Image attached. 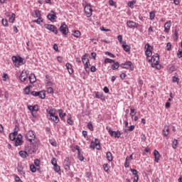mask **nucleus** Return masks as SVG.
<instances>
[{
  "label": "nucleus",
  "mask_w": 182,
  "mask_h": 182,
  "mask_svg": "<svg viewBox=\"0 0 182 182\" xmlns=\"http://www.w3.org/2000/svg\"><path fill=\"white\" fill-rule=\"evenodd\" d=\"M11 60L15 68H21V66L26 63V60L21 57V55H13L11 57Z\"/></svg>",
  "instance_id": "1"
},
{
  "label": "nucleus",
  "mask_w": 182,
  "mask_h": 182,
  "mask_svg": "<svg viewBox=\"0 0 182 182\" xmlns=\"http://www.w3.org/2000/svg\"><path fill=\"white\" fill-rule=\"evenodd\" d=\"M120 68H122V69H127V70H131L132 72L134 70V65L130 60L121 63Z\"/></svg>",
  "instance_id": "2"
},
{
  "label": "nucleus",
  "mask_w": 182,
  "mask_h": 182,
  "mask_svg": "<svg viewBox=\"0 0 182 182\" xmlns=\"http://www.w3.org/2000/svg\"><path fill=\"white\" fill-rule=\"evenodd\" d=\"M84 12L85 15H87V18H90V16H92V12H93V9H92L91 4H86V6L84 7Z\"/></svg>",
  "instance_id": "3"
},
{
  "label": "nucleus",
  "mask_w": 182,
  "mask_h": 182,
  "mask_svg": "<svg viewBox=\"0 0 182 182\" xmlns=\"http://www.w3.org/2000/svg\"><path fill=\"white\" fill-rule=\"evenodd\" d=\"M145 49H146V50H145V56L147 58H150L151 56V55H153V51H152V50H153V47H151V46L150 45V43H146V45H145Z\"/></svg>",
  "instance_id": "4"
},
{
  "label": "nucleus",
  "mask_w": 182,
  "mask_h": 182,
  "mask_svg": "<svg viewBox=\"0 0 182 182\" xmlns=\"http://www.w3.org/2000/svg\"><path fill=\"white\" fill-rule=\"evenodd\" d=\"M59 31L63 35H68V33H69V28L68 27V25H66V23H61Z\"/></svg>",
  "instance_id": "5"
},
{
  "label": "nucleus",
  "mask_w": 182,
  "mask_h": 182,
  "mask_svg": "<svg viewBox=\"0 0 182 182\" xmlns=\"http://www.w3.org/2000/svg\"><path fill=\"white\" fill-rule=\"evenodd\" d=\"M44 28L50 31V32H53L55 35H58V28L55 26L53 24H44Z\"/></svg>",
  "instance_id": "6"
},
{
  "label": "nucleus",
  "mask_w": 182,
  "mask_h": 182,
  "mask_svg": "<svg viewBox=\"0 0 182 182\" xmlns=\"http://www.w3.org/2000/svg\"><path fill=\"white\" fill-rule=\"evenodd\" d=\"M26 139H27L30 143H32L33 139H37L36 135H35V132L32 130L28 131V133L26 135Z\"/></svg>",
  "instance_id": "7"
},
{
  "label": "nucleus",
  "mask_w": 182,
  "mask_h": 182,
  "mask_svg": "<svg viewBox=\"0 0 182 182\" xmlns=\"http://www.w3.org/2000/svg\"><path fill=\"white\" fill-rule=\"evenodd\" d=\"M159 60H160V55H159L158 53L152 56V68H154L155 66H157V65H159Z\"/></svg>",
  "instance_id": "8"
},
{
  "label": "nucleus",
  "mask_w": 182,
  "mask_h": 182,
  "mask_svg": "<svg viewBox=\"0 0 182 182\" xmlns=\"http://www.w3.org/2000/svg\"><path fill=\"white\" fill-rule=\"evenodd\" d=\"M31 16H33V18H38V19H41V23H43V19L41 17L42 14H41V11L36 9L34 10L33 12H31Z\"/></svg>",
  "instance_id": "9"
},
{
  "label": "nucleus",
  "mask_w": 182,
  "mask_h": 182,
  "mask_svg": "<svg viewBox=\"0 0 182 182\" xmlns=\"http://www.w3.org/2000/svg\"><path fill=\"white\" fill-rule=\"evenodd\" d=\"M22 137L23 136L21 134H19L16 137V139H15L14 146L16 147H18V146H22V144H23V141L22 140Z\"/></svg>",
  "instance_id": "10"
},
{
  "label": "nucleus",
  "mask_w": 182,
  "mask_h": 182,
  "mask_svg": "<svg viewBox=\"0 0 182 182\" xmlns=\"http://www.w3.org/2000/svg\"><path fill=\"white\" fill-rule=\"evenodd\" d=\"M63 167L66 171H69L70 170V161L69 157H66L64 160Z\"/></svg>",
  "instance_id": "11"
},
{
  "label": "nucleus",
  "mask_w": 182,
  "mask_h": 182,
  "mask_svg": "<svg viewBox=\"0 0 182 182\" xmlns=\"http://www.w3.org/2000/svg\"><path fill=\"white\" fill-rule=\"evenodd\" d=\"M19 79L21 82H25L26 79H28V73H26V70H23L21 71V73L19 76Z\"/></svg>",
  "instance_id": "12"
},
{
  "label": "nucleus",
  "mask_w": 182,
  "mask_h": 182,
  "mask_svg": "<svg viewBox=\"0 0 182 182\" xmlns=\"http://www.w3.org/2000/svg\"><path fill=\"white\" fill-rule=\"evenodd\" d=\"M47 19H48V21H50V22H56V20L58 19V16H56V14H48L47 15Z\"/></svg>",
  "instance_id": "13"
},
{
  "label": "nucleus",
  "mask_w": 182,
  "mask_h": 182,
  "mask_svg": "<svg viewBox=\"0 0 182 182\" xmlns=\"http://www.w3.org/2000/svg\"><path fill=\"white\" fill-rule=\"evenodd\" d=\"M47 117H48V119H49V120H53L54 123H59V116L56 114H50V115H47Z\"/></svg>",
  "instance_id": "14"
},
{
  "label": "nucleus",
  "mask_w": 182,
  "mask_h": 182,
  "mask_svg": "<svg viewBox=\"0 0 182 182\" xmlns=\"http://www.w3.org/2000/svg\"><path fill=\"white\" fill-rule=\"evenodd\" d=\"M164 28L165 33H168V32H170V28H171V21L166 22Z\"/></svg>",
  "instance_id": "15"
},
{
  "label": "nucleus",
  "mask_w": 182,
  "mask_h": 182,
  "mask_svg": "<svg viewBox=\"0 0 182 182\" xmlns=\"http://www.w3.org/2000/svg\"><path fill=\"white\" fill-rule=\"evenodd\" d=\"M28 110H30L31 114H33V112H38L39 110V105H35L34 106L29 105L28 107Z\"/></svg>",
  "instance_id": "16"
},
{
  "label": "nucleus",
  "mask_w": 182,
  "mask_h": 182,
  "mask_svg": "<svg viewBox=\"0 0 182 182\" xmlns=\"http://www.w3.org/2000/svg\"><path fill=\"white\" fill-rule=\"evenodd\" d=\"M154 161L156 163H159V160H160V152H159V151L157 150H154Z\"/></svg>",
  "instance_id": "17"
},
{
  "label": "nucleus",
  "mask_w": 182,
  "mask_h": 182,
  "mask_svg": "<svg viewBox=\"0 0 182 182\" xmlns=\"http://www.w3.org/2000/svg\"><path fill=\"white\" fill-rule=\"evenodd\" d=\"M66 69L68 70L69 75H73V73L75 72L73 70V67L72 66V64L70 63H67L65 64Z\"/></svg>",
  "instance_id": "18"
},
{
  "label": "nucleus",
  "mask_w": 182,
  "mask_h": 182,
  "mask_svg": "<svg viewBox=\"0 0 182 182\" xmlns=\"http://www.w3.org/2000/svg\"><path fill=\"white\" fill-rule=\"evenodd\" d=\"M46 112H47V114H56V109L52 107H48L46 109Z\"/></svg>",
  "instance_id": "19"
},
{
  "label": "nucleus",
  "mask_w": 182,
  "mask_h": 182,
  "mask_svg": "<svg viewBox=\"0 0 182 182\" xmlns=\"http://www.w3.org/2000/svg\"><path fill=\"white\" fill-rule=\"evenodd\" d=\"M31 144L33 148L38 149V146H39V139H38V138L33 139L32 142H31Z\"/></svg>",
  "instance_id": "20"
},
{
  "label": "nucleus",
  "mask_w": 182,
  "mask_h": 182,
  "mask_svg": "<svg viewBox=\"0 0 182 182\" xmlns=\"http://www.w3.org/2000/svg\"><path fill=\"white\" fill-rule=\"evenodd\" d=\"M37 97H39V99H45V97H46V92H45V90H42V91H38L37 92Z\"/></svg>",
  "instance_id": "21"
},
{
  "label": "nucleus",
  "mask_w": 182,
  "mask_h": 182,
  "mask_svg": "<svg viewBox=\"0 0 182 182\" xmlns=\"http://www.w3.org/2000/svg\"><path fill=\"white\" fill-rule=\"evenodd\" d=\"M18 154L21 159H26V157L29 156V154H28V152L26 151H20L18 152Z\"/></svg>",
  "instance_id": "22"
},
{
  "label": "nucleus",
  "mask_w": 182,
  "mask_h": 182,
  "mask_svg": "<svg viewBox=\"0 0 182 182\" xmlns=\"http://www.w3.org/2000/svg\"><path fill=\"white\" fill-rule=\"evenodd\" d=\"M95 97L96 99H100L101 100H103V99H105V95H103V92H95Z\"/></svg>",
  "instance_id": "23"
},
{
  "label": "nucleus",
  "mask_w": 182,
  "mask_h": 182,
  "mask_svg": "<svg viewBox=\"0 0 182 182\" xmlns=\"http://www.w3.org/2000/svg\"><path fill=\"white\" fill-rule=\"evenodd\" d=\"M28 79L31 85L35 83V82H36V76H35V74H32V73L30 74Z\"/></svg>",
  "instance_id": "24"
},
{
  "label": "nucleus",
  "mask_w": 182,
  "mask_h": 182,
  "mask_svg": "<svg viewBox=\"0 0 182 182\" xmlns=\"http://www.w3.org/2000/svg\"><path fill=\"white\" fill-rule=\"evenodd\" d=\"M112 63L113 64L111 65V69H112V70H116L120 68V63H119V62L114 61Z\"/></svg>",
  "instance_id": "25"
},
{
  "label": "nucleus",
  "mask_w": 182,
  "mask_h": 182,
  "mask_svg": "<svg viewBox=\"0 0 182 182\" xmlns=\"http://www.w3.org/2000/svg\"><path fill=\"white\" fill-rule=\"evenodd\" d=\"M25 150H27L28 152L30 154H35V153H36V150H38L36 148H32V147H28L25 149Z\"/></svg>",
  "instance_id": "26"
},
{
  "label": "nucleus",
  "mask_w": 182,
  "mask_h": 182,
  "mask_svg": "<svg viewBox=\"0 0 182 182\" xmlns=\"http://www.w3.org/2000/svg\"><path fill=\"white\" fill-rule=\"evenodd\" d=\"M94 144H95L97 150H100V149H101V147H100V141H99V139L95 138Z\"/></svg>",
  "instance_id": "27"
},
{
  "label": "nucleus",
  "mask_w": 182,
  "mask_h": 182,
  "mask_svg": "<svg viewBox=\"0 0 182 182\" xmlns=\"http://www.w3.org/2000/svg\"><path fill=\"white\" fill-rule=\"evenodd\" d=\"M106 158L108 161H113V154H112V152L108 151L106 154Z\"/></svg>",
  "instance_id": "28"
},
{
  "label": "nucleus",
  "mask_w": 182,
  "mask_h": 182,
  "mask_svg": "<svg viewBox=\"0 0 182 182\" xmlns=\"http://www.w3.org/2000/svg\"><path fill=\"white\" fill-rule=\"evenodd\" d=\"M168 131H169V128L168 126H165L164 129H163V134L165 137H167L168 136Z\"/></svg>",
  "instance_id": "29"
},
{
  "label": "nucleus",
  "mask_w": 182,
  "mask_h": 182,
  "mask_svg": "<svg viewBox=\"0 0 182 182\" xmlns=\"http://www.w3.org/2000/svg\"><path fill=\"white\" fill-rule=\"evenodd\" d=\"M122 48L125 52H130V49H132L130 46L126 44V43L122 44Z\"/></svg>",
  "instance_id": "30"
},
{
  "label": "nucleus",
  "mask_w": 182,
  "mask_h": 182,
  "mask_svg": "<svg viewBox=\"0 0 182 182\" xmlns=\"http://www.w3.org/2000/svg\"><path fill=\"white\" fill-rule=\"evenodd\" d=\"M127 26H128V28H129V29H133V28H134V21H128L127 22Z\"/></svg>",
  "instance_id": "31"
},
{
  "label": "nucleus",
  "mask_w": 182,
  "mask_h": 182,
  "mask_svg": "<svg viewBox=\"0 0 182 182\" xmlns=\"http://www.w3.org/2000/svg\"><path fill=\"white\" fill-rule=\"evenodd\" d=\"M80 35H82V33H80L79 31V30H75V31H73V36L75 38H80Z\"/></svg>",
  "instance_id": "32"
},
{
  "label": "nucleus",
  "mask_w": 182,
  "mask_h": 182,
  "mask_svg": "<svg viewBox=\"0 0 182 182\" xmlns=\"http://www.w3.org/2000/svg\"><path fill=\"white\" fill-rule=\"evenodd\" d=\"M16 17V15L15 14L12 13L11 16L9 18L10 23H14L15 22Z\"/></svg>",
  "instance_id": "33"
},
{
  "label": "nucleus",
  "mask_w": 182,
  "mask_h": 182,
  "mask_svg": "<svg viewBox=\"0 0 182 182\" xmlns=\"http://www.w3.org/2000/svg\"><path fill=\"white\" fill-rule=\"evenodd\" d=\"M173 41L174 42H176V41H178V30L175 29L173 33Z\"/></svg>",
  "instance_id": "34"
},
{
  "label": "nucleus",
  "mask_w": 182,
  "mask_h": 182,
  "mask_svg": "<svg viewBox=\"0 0 182 182\" xmlns=\"http://www.w3.org/2000/svg\"><path fill=\"white\" fill-rule=\"evenodd\" d=\"M90 65V61L89 60V59H87L85 63H84V68H85L86 72H87V69H89Z\"/></svg>",
  "instance_id": "35"
},
{
  "label": "nucleus",
  "mask_w": 182,
  "mask_h": 182,
  "mask_svg": "<svg viewBox=\"0 0 182 182\" xmlns=\"http://www.w3.org/2000/svg\"><path fill=\"white\" fill-rule=\"evenodd\" d=\"M156 18V11H152L149 13V19L150 21H153Z\"/></svg>",
  "instance_id": "36"
},
{
  "label": "nucleus",
  "mask_w": 182,
  "mask_h": 182,
  "mask_svg": "<svg viewBox=\"0 0 182 182\" xmlns=\"http://www.w3.org/2000/svg\"><path fill=\"white\" fill-rule=\"evenodd\" d=\"M134 4H136V1L132 0L131 1L128 2V6L131 8V9H133L134 8Z\"/></svg>",
  "instance_id": "37"
},
{
  "label": "nucleus",
  "mask_w": 182,
  "mask_h": 182,
  "mask_svg": "<svg viewBox=\"0 0 182 182\" xmlns=\"http://www.w3.org/2000/svg\"><path fill=\"white\" fill-rule=\"evenodd\" d=\"M130 171L132 172V174H133L134 176H135L134 177H135L136 178H138L139 174H137V173H139V172L137 171V170L133 169V168H130Z\"/></svg>",
  "instance_id": "38"
},
{
  "label": "nucleus",
  "mask_w": 182,
  "mask_h": 182,
  "mask_svg": "<svg viewBox=\"0 0 182 182\" xmlns=\"http://www.w3.org/2000/svg\"><path fill=\"white\" fill-rule=\"evenodd\" d=\"M1 25H3L4 27H7L9 26L8 19L2 18L1 19Z\"/></svg>",
  "instance_id": "39"
},
{
  "label": "nucleus",
  "mask_w": 182,
  "mask_h": 182,
  "mask_svg": "<svg viewBox=\"0 0 182 182\" xmlns=\"http://www.w3.org/2000/svg\"><path fill=\"white\" fill-rule=\"evenodd\" d=\"M23 93H24V95H29L31 93V88H29L28 86H26L23 89Z\"/></svg>",
  "instance_id": "40"
},
{
  "label": "nucleus",
  "mask_w": 182,
  "mask_h": 182,
  "mask_svg": "<svg viewBox=\"0 0 182 182\" xmlns=\"http://www.w3.org/2000/svg\"><path fill=\"white\" fill-rule=\"evenodd\" d=\"M17 170L18 173L23 171V166H22V162L18 163Z\"/></svg>",
  "instance_id": "41"
},
{
  "label": "nucleus",
  "mask_w": 182,
  "mask_h": 182,
  "mask_svg": "<svg viewBox=\"0 0 182 182\" xmlns=\"http://www.w3.org/2000/svg\"><path fill=\"white\" fill-rule=\"evenodd\" d=\"M114 63V60L110 59L109 58H105L104 60V63Z\"/></svg>",
  "instance_id": "42"
},
{
  "label": "nucleus",
  "mask_w": 182,
  "mask_h": 182,
  "mask_svg": "<svg viewBox=\"0 0 182 182\" xmlns=\"http://www.w3.org/2000/svg\"><path fill=\"white\" fill-rule=\"evenodd\" d=\"M120 136H122V132H120V131H115V133L114 134V137H115V139H119Z\"/></svg>",
  "instance_id": "43"
},
{
  "label": "nucleus",
  "mask_w": 182,
  "mask_h": 182,
  "mask_svg": "<svg viewBox=\"0 0 182 182\" xmlns=\"http://www.w3.org/2000/svg\"><path fill=\"white\" fill-rule=\"evenodd\" d=\"M3 82H6L9 79V75L7 73H4L2 75Z\"/></svg>",
  "instance_id": "44"
},
{
  "label": "nucleus",
  "mask_w": 182,
  "mask_h": 182,
  "mask_svg": "<svg viewBox=\"0 0 182 182\" xmlns=\"http://www.w3.org/2000/svg\"><path fill=\"white\" fill-rule=\"evenodd\" d=\"M30 171H31V173H36V166H35V165L31 164L30 166Z\"/></svg>",
  "instance_id": "45"
},
{
  "label": "nucleus",
  "mask_w": 182,
  "mask_h": 182,
  "mask_svg": "<svg viewBox=\"0 0 182 182\" xmlns=\"http://www.w3.org/2000/svg\"><path fill=\"white\" fill-rule=\"evenodd\" d=\"M38 117V115L36 114H31L30 115V119L31 120H32V122H33V123H35V122H36V118Z\"/></svg>",
  "instance_id": "46"
},
{
  "label": "nucleus",
  "mask_w": 182,
  "mask_h": 182,
  "mask_svg": "<svg viewBox=\"0 0 182 182\" xmlns=\"http://www.w3.org/2000/svg\"><path fill=\"white\" fill-rule=\"evenodd\" d=\"M172 82H173V83H176V82L178 83L180 82V78L176 76H173L172 77Z\"/></svg>",
  "instance_id": "47"
},
{
  "label": "nucleus",
  "mask_w": 182,
  "mask_h": 182,
  "mask_svg": "<svg viewBox=\"0 0 182 182\" xmlns=\"http://www.w3.org/2000/svg\"><path fill=\"white\" fill-rule=\"evenodd\" d=\"M77 157L80 161H83V160H85V156H83V154H82L81 152H80V154H77Z\"/></svg>",
  "instance_id": "48"
},
{
  "label": "nucleus",
  "mask_w": 182,
  "mask_h": 182,
  "mask_svg": "<svg viewBox=\"0 0 182 182\" xmlns=\"http://www.w3.org/2000/svg\"><path fill=\"white\" fill-rule=\"evenodd\" d=\"M87 126L90 132H93V124H92V122H89Z\"/></svg>",
  "instance_id": "49"
},
{
  "label": "nucleus",
  "mask_w": 182,
  "mask_h": 182,
  "mask_svg": "<svg viewBox=\"0 0 182 182\" xmlns=\"http://www.w3.org/2000/svg\"><path fill=\"white\" fill-rule=\"evenodd\" d=\"M47 92L49 94V95H53V88H52V87H47Z\"/></svg>",
  "instance_id": "50"
},
{
  "label": "nucleus",
  "mask_w": 182,
  "mask_h": 182,
  "mask_svg": "<svg viewBox=\"0 0 182 182\" xmlns=\"http://www.w3.org/2000/svg\"><path fill=\"white\" fill-rule=\"evenodd\" d=\"M178 144V142L177 141V139H174L173 141V144H172L173 149H177Z\"/></svg>",
  "instance_id": "51"
},
{
  "label": "nucleus",
  "mask_w": 182,
  "mask_h": 182,
  "mask_svg": "<svg viewBox=\"0 0 182 182\" xmlns=\"http://www.w3.org/2000/svg\"><path fill=\"white\" fill-rule=\"evenodd\" d=\"M54 171H55L56 173H59L60 171V166H59L58 164L57 165H54Z\"/></svg>",
  "instance_id": "52"
},
{
  "label": "nucleus",
  "mask_w": 182,
  "mask_h": 182,
  "mask_svg": "<svg viewBox=\"0 0 182 182\" xmlns=\"http://www.w3.org/2000/svg\"><path fill=\"white\" fill-rule=\"evenodd\" d=\"M137 113L136 109L134 108V107H132L130 108V113L129 114H136Z\"/></svg>",
  "instance_id": "53"
},
{
  "label": "nucleus",
  "mask_w": 182,
  "mask_h": 182,
  "mask_svg": "<svg viewBox=\"0 0 182 182\" xmlns=\"http://www.w3.org/2000/svg\"><path fill=\"white\" fill-rule=\"evenodd\" d=\"M127 77V74H126V73H122L119 75V77L120 79H122V80H124V79H126Z\"/></svg>",
  "instance_id": "54"
},
{
  "label": "nucleus",
  "mask_w": 182,
  "mask_h": 182,
  "mask_svg": "<svg viewBox=\"0 0 182 182\" xmlns=\"http://www.w3.org/2000/svg\"><path fill=\"white\" fill-rule=\"evenodd\" d=\"M49 141H50V144H51V146H53L54 147H56V146H58L56 141H55L53 139H50Z\"/></svg>",
  "instance_id": "55"
},
{
  "label": "nucleus",
  "mask_w": 182,
  "mask_h": 182,
  "mask_svg": "<svg viewBox=\"0 0 182 182\" xmlns=\"http://www.w3.org/2000/svg\"><path fill=\"white\" fill-rule=\"evenodd\" d=\"M34 164L36 167H39L41 166V161H39L38 159H35Z\"/></svg>",
  "instance_id": "56"
},
{
  "label": "nucleus",
  "mask_w": 182,
  "mask_h": 182,
  "mask_svg": "<svg viewBox=\"0 0 182 182\" xmlns=\"http://www.w3.org/2000/svg\"><path fill=\"white\" fill-rule=\"evenodd\" d=\"M86 56H87V53H85L82 56V63H86L85 62L87 60L88 58H86Z\"/></svg>",
  "instance_id": "57"
},
{
  "label": "nucleus",
  "mask_w": 182,
  "mask_h": 182,
  "mask_svg": "<svg viewBox=\"0 0 182 182\" xmlns=\"http://www.w3.org/2000/svg\"><path fill=\"white\" fill-rule=\"evenodd\" d=\"M177 57L180 59L181 58H182V50L181 48H179L178 50V53H177Z\"/></svg>",
  "instance_id": "58"
},
{
  "label": "nucleus",
  "mask_w": 182,
  "mask_h": 182,
  "mask_svg": "<svg viewBox=\"0 0 182 182\" xmlns=\"http://www.w3.org/2000/svg\"><path fill=\"white\" fill-rule=\"evenodd\" d=\"M105 55H107L108 56H109V58H116V55H114V54L109 51L105 52Z\"/></svg>",
  "instance_id": "59"
},
{
  "label": "nucleus",
  "mask_w": 182,
  "mask_h": 182,
  "mask_svg": "<svg viewBox=\"0 0 182 182\" xmlns=\"http://www.w3.org/2000/svg\"><path fill=\"white\" fill-rule=\"evenodd\" d=\"M109 5L110 6H115L116 8V2H114L113 0H109Z\"/></svg>",
  "instance_id": "60"
},
{
  "label": "nucleus",
  "mask_w": 182,
  "mask_h": 182,
  "mask_svg": "<svg viewBox=\"0 0 182 182\" xmlns=\"http://www.w3.org/2000/svg\"><path fill=\"white\" fill-rule=\"evenodd\" d=\"M103 168H104L105 171H106V172L109 171V164H105L103 165Z\"/></svg>",
  "instance_id": "61"
},
{
  "label": "nucleus",
  "mask_w": 182,
  "mask_h": 182,
  "mask_svg": "<svg viewBox=\"0 0 182 182\" xmlns=\"http://www.w3.org/2000/svg\"><path fill=\"white\" fill-rule=\"evenodd\" d=\"M51 164H53V166H56L58 164V161L55 159V158L52 159Z\"/></svg>",
  "instance_id": "62"
},
{
  "label": "nucleus",
  "mask_w": 182,
  "mask_h": 182,
  "mask_svg": "<svg viewBox=\"0 0 182 182\" xmlns=\"http://www.w3.org/2000/svg\"><path fill=\"white\" fill-rule=\"evenodd\" d=\"M166 50H171V43H166Z\"/></svg>",
  "instance_id": "63"
},
{
  "label": "nucleus",
  "mask_w": 182,
  "mask_h": 182,
  "mask_svg": "<svg viewBox=\"0 0 182 182\" xmlns=\"http://www.w3.org/2000/svg\"><path fill=\"white\" fill-rule=\"evenodd\" d=\"M169 70L171 72H176V70H177V68H176V66L171 65V67H169Z\"/></svg>",
  "instance_id": "64"
}]
</instances>
